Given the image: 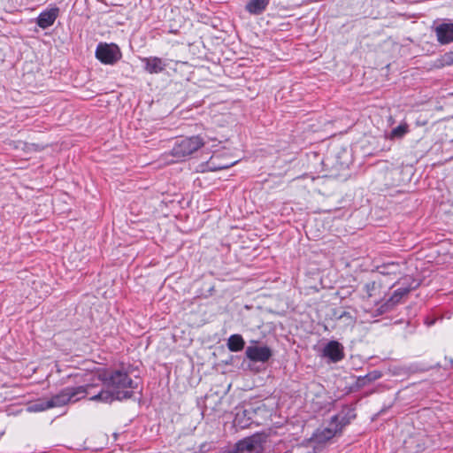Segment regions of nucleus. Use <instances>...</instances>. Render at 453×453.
<instances>
[{
	"label": "nucleus",
	"mask_w": 453,
	"mask_h": 453,
	"mask_svg": "<svg viewBox=\"0 0 453 453\" xmlns=\"http://www.w3.org/2000/svg\"><path fill=\"white\" fill-rule=\"evenodd\" d=\"M99 379L103 382V387L97 389L98 386L94 384L96 388L90 394V401L111 403L113 401L129 399L134 395L132 389L136 386L125 371L104 372L99 375Z\"/></svg>",
	"instance_id": "f257e3e1"
},
{
	"label": "nucleus",
	"mask_w": 453,
	"mask_h": 453,
	"mask_svg": "<svg viewBox=\"0 0 453 453\" xmlns=\"http://www.w3.org/2000/svg\"><path fill=\"white\" fill-rule=\"evenodd\" d=\"M235 411L234 425L242 429L251 424H261L268 413L265 404L262 402L245 403L236 407Z\"/></svg>",
	"instance_id": "f03ea898"
},
{
	"label": "nucleus",
	"mask_w": 453,
	"mask_h": 453,
	"mask_svg": "<svg viewBox=\"0 0 453 453\" xmlns=\"http://www.w3.org/2000/svg\"><path fill=\"white\" fill-rule=\"evenodd\" d=\"M94 383H88L77 387H66L63 388L58 394L53 395L49 399L51 408L61 407L69 403H75L81 399L85 398L92 394L95 389Z\"/></svg>",
	"instance_id": "7ed1b4c3"
},
{
	"label": "nucleus",
	"mask_w": 453,
	"mask_h": 453,
	"mask_svg": "<svg viewBox=\"0 0 453 453\" xmlns=\"http://www.w3.org/2000/svg\"><path fill=\"white\" fill-rule=\"evenodd\" d=\"M205 142L200 135L181 138L177 140L172 149L173 157L180 160L198 150L204 145Z\"/></svg>",
	"instance_id": "20e7f679"
},
{
	"label": "nucleus",
	"mask_w": 453,
	"mask_h": 453,
	"mask_svg": "<svg viewBox=\"0 0 453 453\" xmlns=\"http://www.w3.org/2000/svg\"><path fill=\"white\" fill-rule=\"evenodd\" d=\"M419 282L410 276L403 279V287L395 289L393 295L387 300V302L380 307V312L384 313L391 311L396 304H398L402 298L407 296L412 289L417 288Z\"/></svg>",
	"instance_id": "39448f33"
},
{
	"label": "nucleus",
	"mask_w": 453,
	"mask_h": 453,
	"mask_svg": "<svg viewBox=\"0 0 453 453\" xmlns=\"http://www.w3.org/2000/svg\"><path fill=\"white\" fill-rule=\"evenodd\" d=\"M122 57L119 48L114 43L100 42L96 50V58L104 65H114Z\"/></svg>",
	"instance_id": "423d86ee"
},
{
	"label": "nucleus",
	"mask_w": 453,
	"mask_h": 453,
	"mask_svg": "<svg viewBox=\"0 0 453 453\" xmlns=\"http://www.w3.org/2000/svg\"><path fill=\"white\" fill-rule=\"evenodd\" d=\"M265 439L260 434H254L239 441L230 453H262Z\"/></svg>",
	"instance_id": "0eeeda50"
},
{
	"label": "nucleus",
	"mask_w": 453,
	"mask_h": 453,
	"mask_svg": "<svg viewBox=\"0 0 453 453\" xmlns=\"http://www.w3.org/2000/svg\"><path fill=\"white\" fill-rule=\"evenodd\" d=\"M246 357L252 362H267L273 356L267 346H249L245 350Z\"/></svg>",
	"instance_id": "6e6552de"
},
{
	"label": "nucleus",
	"mask_w": 453,
	"mask_h": 453,
	"mask_svg": "<svg viewBox=\"0 0 453 453\" xmlns=\"http://www.w3.org/2000/svg\"><path fill=\"white\" fill-rule=\"evenodd\" d=\"M346 424L347 422L342 418L339 424H334V428L326 427L323 429H318L313 434L312 440L317 443H326L340 433Z\"/></svg>",
	"instance_id": "1a4fd4ad"
},
{
	"label": "nucleus",
	"mask_w": 453,
	"mask_h": 453,
	"mask_svg": "<svg viewBox=\"0 0 453 453\" xmlns=\"http://www.w3.org/2000/svg\"><path fill=\"white\" fill-rule=\"evenodd\" d=\"M323 356L331 362L337 363L344 358L343 346L337 341H330L323 348Z\"/></svg>",
	"instance_id": "9d476101"
},
{
	"label": "nucleus",
	"mask_w": 453,
	"mask_h": 453,
	"mask_svg": "<svg viewBox=\"0 0 453 453\" xmlns=\"http://www.w3.org/2000/svg\"><path fill=\"white\" fill-rule=\"evenodd\" d=\"M434 32L440 44L453 42V23H441L434 27Z\"/></svg>",
	"instance_id": "9b49d317"
},
{
	"label": "nucleus",
	"mask_w": 453,
	"mask_h": 453,
	"mask_svg": "<svg viewBox=\"0 0 453 453\" xmlns=\"http://www.w3.org/2000/svg\"><path fill=\"white\" fill-rule=\"evenodd\" d=\"M59 8L53 7L50 10H45L42 12L36 19V24L39 27L42 29H47L50 26H52L58 17Z\"/></svg>",
	"instance_id": "f8f14e48"
},
{
	"label": "nucleus",
	"mask_w": 453,
	"mask_h": 453,
	"mask_svg": "<svg viewBox=\"0 0 453 453\" xmlns=\"http://www.w3.org/2000/svg\"><path fill=\"white\" fill-rule=\"evenodd\" d=\"M142 62L144 63L145 71L151 74L159 73L166 67V63L157 57L143 58Z\"/></svg>",
	"instance_id": "ddd939ff"
},
{
	"label": "nucleus",
	"mask_w": 453,
	"mask_h": 453,
	"mask_svg": "<svg viewBox=\"0 0 453 453\" xmlns=\"http://www.w3.org/2000/svg\"><path fill=\"white\" fill-rule=\"evenodd\" d=\"M270 0H249L245 5V10L251 15H260L267 8Z\"/></svg>",
	"instance_id": "4468645a"
},
{
	"label": "nucleus",
	"mask_w": 453,
	"mask_h": 453,
	"mask_svg": "<svg viewBox=\"0 0 453 453\" xmlns=\"http://www.w3.org/2000/svg\"><path fill=\"white\" fill-rule=\"evenodd\" d=\"M226 346L232 352H237L243 349L245 342L241 334H232L228 340Z\"/></svg>",
	"instance_id": "2eb2a0df"
},
{
	"label": "nucleus",
	"mask_w": 453,
	"mask_h": 453,
	"mask_svg": "<svg viewBox=\"0 0 453 453\" xmlns=\"http://www.w3.org/2000/svg\"><path fill=\"white\" fill-rule=\"evenodd\" d=\"M50 408H51V404L50 403L49 400H40V401H37V402L34 403L33 404H31L28 407V411L38 412V411H43L49 410Z\"/></svg>",
	"instance_id": "dca6fc26"
},
{
	"label": "nucleus",
	"mask_w": 453,
	"mask_h": 453,
	"mask_svg": "<svg viewBox=\"0 0 453 453\" xmlns=\"http://www.w3.org/2000/svg\"><path fill=\"white\" fill-rule=\"evenodd\" d=\"M379 285L375 281H369L364 285V292L365 293V296L370 298L376 295V291L379 288Z\"/></svg>",
	"instance_id": "f3484780"
},
{
	"label": "nucleus",
	"mask_w": 453,
	"mask_h": 453,
	"mask_svg": "<svg viewBox=\"0 0 453 453\" xmlns=\"http://www.w3.org/2000/svg\"><path fill=\"white\" fill-rule=\"evenodd\" d=\"M408 132L407 124H401L398 127L392 129L389 137L390 138H402Z\"/></svg>",
	"instance_id": "a211bd4d"
},
{
	"label": "nucleus",
	"mask_w": 453,
	"mask_h": 453,
	"mask_svg": "<svg viewBox=\"0 0 453 453\" xmlns=\"http://www.w3.org/2000/svg\"><path fill=\"white\" fill-rule=\"evenodd\" d=\"M398 265L395 264H391L388 265H384L380 269V273L383 275H389V274H395L396 271L398 270Z\"/></svg>",
	"instance_id": "6ab92c4d"
},
{
	"label": "nucleus",
	"mask_w": 453,
	"mask_h": 453,
	"mask_svg": "<svg viewBox=\"0 0 453 453\" xmlns=\"http://www.w3.org/2000/svg\"><path fill=\"white\" fill-rule=\"evenodd\" d=\"M376 378H377L376 376H372L371 374H367L365 377H359L357 380V383L359 386H365L367 381H369V382L372 381Z\"/></svg>",
	"instance_id": "aec40b11"
},
{
	"label": "nucleus",
	"mask_w": 453,
	"mask_h": 453,
	"mask_svg": "<svg viewBox=\"0 0 453 453\" xmlns=\"http://www.w3.org/2000/svg\"><path fill=\"white\" fill-rule=\"evenodd\" d=\"M445 61L448 65H453V51L445 55Z\"/></svg>",
	"instance_id": "412c9836"
},
{
	"label": "nucleus",
	"mask_w": 453,
	"mask_h": 453,
	"mask_svg": "<svg viewBox=\"0 0 453 453\" xmlns=\"http://www.w3.org/2000/svg\"><path fill=\"white\" fill-rule=\"evenodd\" d=\"M435 320L434 319H426L425 323L428 326H431L434 324Z\"/></svg>",
	"instance_id": "4be33fe9"
},
{
	"label": "nucleus",
	"mask_w": 453,
	"mask_h": 453,
	"mask_svg": "<svg viewBox=\"0 0 453 453\" xmlns=\"http://www.w3.org/2000/svg\"><path fill=\"white\" fill-rule=\"evenodd\" d=\"M338 418L336 416L332 418V425L337 421Z\"/></svg>",
	"instance_id": "5701e85b"
}]
</instances>
